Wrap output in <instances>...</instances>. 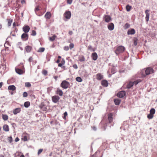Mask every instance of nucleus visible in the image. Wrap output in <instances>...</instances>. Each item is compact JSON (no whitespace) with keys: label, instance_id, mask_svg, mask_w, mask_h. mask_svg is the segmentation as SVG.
I'll list each match as a JSON object with an SVG mask.
<instances>
[{"label":"nucleus","instance_id":"obj_61","mask_svg":"<svg viewBox=\"0 0 157 157\" xmlns=\"http://www.w3.org/2000/svg\"><path fill=\"white\" fill-rule=\"evenodd\" d=\"M52 87H49L48 88V91H51L52 89Z\"/></svg>","mask_w":157,"mask_h":157},{"label":"nucleus","instance_id":"obj_60","mask_svg":"<svg viewBox=\"0 0 157 157\" xmlns=\"http://www.w3.org/2000/svg\"><path fill=\"white\" fill-rule=\"evenodd\" d=\"M73 32L72 31H71L69 32L68 33L70 35H72L73 34Z\"/></svg>","mask_w":157,"mask_h":157},{"label":"nucleus","instance_id":"obj_46","mask_svg":"<svg viewBox=\"0 0 157 157\" xmlns=\"http://www.w3.org/2000/svg\"><path fill=\"white\" fill-rule=\"evenodd\" d=\"M63 49L64 50L67 51L69 49V47L68 46H65L64 47Z\"/></svg>","mask_w":157,"mask_h":157},{"label":"nucleus","instance_id":"obj_15","mask_svg":"<svg viewBox=\"0 0 157 157\" xmlns=\"http://www.w3.org/2000/svg\"><path fill=\"white\" fill-rule=\"evenodd\" d=\"M15 71L16 73L19 75H21L24 73V71L18 68H15Z\"/></svg>","mask_w":157,"mask_h":157},{"label":"nucleus","instance_id":"obj_17","mask_svg":"<svg viewBox=\"0 0 157 157\" xmlns=\"http://www.w3.org/2000/svg\"><path fill=\"white\" fill-rule=\"evenodd\" d=\"M21 109L20 108H16L13 110V113L14 114L16 115L17 113H20L21 112Z\"/></svg>","mask_w":157,"mask_h":157},{"label":"nucleus","instance_id":"obj_58","mask_svg":"<svg viewBox=\"0 0 157 157\" xmlns=\"http://www.w3.org/2000/svg\"><path fill=\"white\" fill-rule=\"evenodd\" d=\"M64 65L63 63H59L58 64V66L59 67H61L62 66Z\"/></svg>","mask_w":157,"mask_h":157},{"label":"nucleus","instance_id":"obj_50","mask_svg":"<svg viewBox=\"0 0 157 157\" xmlns=\"http://www.w3.org/2000/svg\"><path fill=\"white\" fill-rule=\"evenodd\" d=\"M67 4H71L73 0H67Z\"/></svg>","mask_w":157,"mask_h":157},{"label":"nucleus","instance_id":"obj_33","mask_svg":"<svg viewBox=\"0 0 157 157\" xmlns=\"http://www.w3.org/2000/svg\"><path fill=\"white\" fill-rule=\"evenodd\" d=\"M79 60L81 62L84 61L85 60V58L84 57L82 56H80L79 58Z\"/></svg>","mask_w":157,"mask_h":157},{"label":"nucleus","instance_id":"obj_13","mask_svg":"<svg viewBox=\"0 0 157 157\" xmlns=\"http://www.w3.org/2000/svg\"><path fill=\"white\" fill-rule=\"evenodd\" d=\"M135 33V31L133 29H132L128 31L127 34L128 35H133Z\"/></svg>","mask_w":157,"mask_h":157},{"label":"nucleus","instance_id":"obj_59","mask_svg":"<svg viewBox=\"0 0 157 157\" xmlns=\"http://www.w3.org/2000/svg\"><path fill=\"white\" fill-rule=\"evenodd\" d=\"M61 63H63V64H64L65 63V60L64 59H62L61 61Z\"/></svg>","mask_w":157,"mask_h":157},{"label":"nucleus","instance_id":"obj_3","mask_svg":"<svg viewBox=\"0 0 157 157\" xmlns=\"http://www.w3.org/2000/svg\"><path fill=\"white\" fill-rule=\"evenodd\" d=\"M64 17L67 20L69 19L71 16V13L70 11H66L64 14Z\"/></svg>","mask_w":157,"mask_h":157},{"label":"nucleus","instance_id":"obj_12","mask_svg":"<svg viewBox=\"0 0 157 157\" xmlns=\"http://www.w3.org/2000/svg\"><path fill=\"white\" fill-rule=\"evenodd\" d=\"M30 27L29 26L26 25L23 28V30L25 33H28L30 30Z\"/></svg>","mask_w":157,"mask_h":157},{"label":"nucleus","instance_id":"obj_22","mask_svg":"<svg viewBox=\"0 0 157 157\" xmlns=\"http://www.w3.org/2000/svg\"><path fill=\"white\" fill-rule=\"evenodd\" d=\"M15 86L13 85H10L8 87V89L9 90H11L12 91L15 90H16Z\"/></svg>","mask_w":157,"mask_h":157},{"label":"nucleus","instance_id":"obj_20","mask_svg":"<svg viewBox=\"0 0 157 157\" xmlns=\"http://www.w3.org/2000/svg\"><path fill=\"white\" fill-rule=\"evenodd\" d=\"M40 109L43 111H47V108L45 105L43 103H41L40 106Z\"/></svg>","mask_w":157,"mask_h":157},{"label":"nucleus","instance_id":"obj_40","mask_svg":"<svg viewBox=\"0 0 157 157\" xmlns=\"http://www.w3.org/2000/svg\"><path fill=\"white\" fill-rule=\"evenodd\" d=\"M130 27V25L128 23H126L124 25V28L127 29Z\"/></svg>","mask_w":157,"mask_h":157},{"label":"nucleus","instance_id":"obj_52","mask_svg":"<svg viewBox=\"0 0 157 157\" xmlns=\"http://www.w3.org/2000/svg\"><path fill=\"white\" fill-rule=\"evenodd\" d=\"M42 151H43L42 149H40L39 150L38 152V153H37L38 155H39L40 154V153L42 152Z\"/></svg>","mask_w":157,"mask_h":157},{"label":"nucleus","instance_id":"obj_38","mask_svg":"<svg viewBox=\"0 0 157 157\" xmlns=\"http://www.w3.org/2000/svg\"><path fill=\"white\" fill-rule=\"evenodd\" d=\"M141 82V80L140 79H139L136 81H134L133 82H132L133 83V85L135 84V85H136L139 83Z\"/></svg>","mask_w":157,"mask_h":157},{"label":"nucleus","instance_id":"obj_24","mask_svg":"<svg viewBox=\"0 0 157 157\" xmlns=\"http://www.w3.org/2000/svg\"><path fill=\"white\" fill-rule=\"evenodd\" d=\"M3 130L6 132H8L9 130L8 125H5L3 126Z\"/></svg>","mask_w":157,"mask_h":157},{"label":"nucleus","instance_id":"obj_11","mask_svg":"<svg viewBox=\"0 0 157 157\" xmlns=\"http://www.w3.org/2000/svg\"><path fill=\"white\" fill-rule=\"evenodd\" d=\"M108 118L109 122L111 123L113 121V114L112 113H110L108 115Z\"/></svg>","mask_w":157,"mask_h":157},{"label":"nucleus","instance_id":"obj_53","mask_svg":"<svg viewBox=\"0 0 157 157\" xmlns=\"http://www.w3.org/2000/svg\"><path fill=\"white\" fill-rule=\"evenodd\" d=\"M33 58L32 57H30L29 59V61L30 62L33 61Z\"/></svg>","mask_w":157,"mask_h":157},{"label":"nucleus","instance_id":"obj_28","mask_svg":"<svg viewBox=\"0 0 157 157\" xmlns=\"http://www.w3.org/2000/svg\"><path fill=\"white\" fill-rule=\"evenodd\" d=\"M30 104L29 101H26L24 103V105L25 107L28 108L30 105Z\"/></svg>","mask_w":157,"mask_h":157},{"label":"nucleus","instance_id":"obj_23","mask_svg":"<svg viewBox=\"0 0 157 157\" xmlns=\"http://www.w3.org/2000/svg\"><path fill=\"white\" fill-rule=\"evenodd\" d=\"M88 50L92 52H94L96 50V48H93L91 45H90L88 46Z\"/></svg>","mask_w":157,"mask_h":157},{"label":"nucleus","instance_id":"obj_10","mask_svg":"<svg viewBox=\"0 0 157 157\" xmlns=\"http://www.w3.org/2000/svg\"><path fill=\"white\" fill-rule=\"evenodd\" d=\"M25 49L26 52L29 53L32 50V47L29 45H27L25 47Z\"/></svg>","mask_w":157,"mask_h":157},{"label":"nucleus","instance_id":"obj_55","mask_svg":"<svg viewBox=\"0 0 157 157\" xmlns=\"http://www.w3.org/2000/svg\"><path fill=\"white\" fill-rule=\"evenodd\" d=\"M111 72L113 74H114L115 72L114 68H112L111 69Z\"/></svg>","mask_w":157,"mask_h":157},{"label":"nucleus","instance_id":"obj_4","mask_svg":"<svg viewBox=\"0 0 157 157\" xmlns=\"http://www.w3.org/2000/svg\"><path fill=\"white\" fill-rule=\"evenodd\" d=\"M60 98L57 95H55L52 97V101L54 103H56L59 102Z\"/></svg>","mask_w":157,"mask_h":157},{"label":"nucleus","instance_id":"obj_25","mask_svg":"<svg viewBox=\"0 0 157 157\" xmlns=\"http://www.w3.org/2000/svg\"><path fill=\"white\" fill-rule=\"evenodd\" d=\"M56 94H59L60 96H62L63 94L62 91L60 89H58L56 91Z\"/></svg>","mask_w":157,"mask_h":157},{"label":"nucleus","instance_id":"obj_36","mask_svg":"<svg viewBox=\"0 0 157 157\" xmlns=\"http://www.w3.org/2000/svg\"><path fill=\"white\" fill-rule=\"evenodd\" d=\"M76 80L79 82H82V79L80 77H78L76 78Z\"/></svg>","mask_w":157,"mask_h":157},{"label":"nucleus","instance_id":"obj_54","mask_svg":"<svg viewBox=\"0 0 157 157\" xmlns=\"http://www.w3.org/2000/svg\"><path fill=\"white\" fill-rule=\"evenodd\" d=\"M73 67L75 69H77L78 68V66L76 64H75L73 65Z\"/></svg>","mask_w":157,"mask_h":157},{"label":"nucleus","instance_id":"obj_27","mask_svg":"<svg viewBox=\"0 0 157 157\" xmlns=\"http://www.w3.org/2000/svg\"><path fill=\"white\" fill-rule=\"evenodd\" d=\"M114 101L115 104L116 105H119L121 102V100L120 99H114Z\"/></svg>","mask_w":157,"mask_h":157},{"label":"nucleus","instance_id":"obj_19","mask_svg":"<svg viewBox=\"0 0 157 157\" xmlns=\"http://www.w3.org/2000/svg\"><path fill=\"white\" fill-rule=\"evenodd\" d=\"M103 78V75L99 73L96 75V78L98 80H101Z\"/></svg>","mask_w":157,"mask_h":157},{"label":"nucleus","instance_id":"obj_31","mask_svg":"<svg viewBox=\"0 0 157 157\" xmlns=\"http://www.w3.org/2000/svg\"><path fill=\"white\" fill-rule=\"evenodd\" d=\"M44 50L45 48H40L37 52H42L44 51Z\"/></svg>","mask_w":157,"mask_h":157},{"label":"nucleus","instance_id":"obj_42","mask_svg":"<svg viewBox=\"0 0 157 157\" xmlns=\"http://www.w3.org/2000/svg\"><path fill=\"white\" fill-rule=\"evenodd\" d=\"M74 44L72 43H70L69 45V48L70 49H71L72 48H73L74 47Z\"/></svg>","mask_w":157,"mask_h":157},{"label":"nucleus","instance_id":"obj_62","mask_svg":"<svg viewBox=\"0 0 157 157\" xmlns=\"http://www.w3.org/2000/svg\"><path fill=\"white\" fill-rule=\"evenodd\" d=\"M3 83L2 82H0V88H1L2 85H3Z\"/></svg>","mask_w":157,"mask_h":157},{"label":"nucleus","instance_id":"obj_56","mask_svg":"<svg viewBox=\"0 0 157 157\" xmlns=\"http://www.w3.org/2000/svg\"><path fill=\"white\" fill-rule=\"evenodd\" d=\"M91 127L93 130L95 131L97 130V128L95 126H92Z\"/></svg>","mask_w":157,"mask_h":157},{"label":"nucleus","instance_id":"obj_2","mask_svg":"<svg viewBox=\"0 0 157 157\" xmlns=\"http://www.w3.org/2000/svg\"><path fill=\"white\" fill-rule=\"evenodd\" d=\"M70 83L65 81H63L61 84V86L64 89H66L67 88L70 86Z\"/></svg>","mask_w":157,"mask_h":157},{"label":"nucleus","instance_id":"obj_26","mask_svg":"<svg viewBox=\"0 0 157 157\" xmlns=\"http://www.w3.org/2000/svg\"><path fill=\"white\" fill-rule=\"evenodd\" d=\"M133 85V83L132 82H130L128 83V84L127 88L129 89L131 88Z\"/></svg>","mask_w":157,"mask_h":157},{"label":"nucleus","instance_id":"obj_7","mask_svg":"<svg viewBox=\"0 0 157 157\" xmlns=\"http://www.w3.org/2000/svg\"><path fill=\"white\" fill-rule=\"evenodd\" d=\"M21 37L23 40L25 41L28 40V36L26 33H23L21 36Z\"/></svg>","mask_w":157,"mask_h":157},{"label":"nucleus","instance_id":"obj_8","mask_svg":"<svg viewBox=\"0 0 157 157\" xmlns=\"http://www.w3.org/2000/svg\"><path fill=\"white\" fill-rule=\"evenodd\" d=\"M104 17L105 21L106 22H109L112 20L111 17L109 15H105Z\"/></svg>","mask_w":157,"mask_h":157},{"label":"nucleus","instance_id":"obj_37","mask_svg":"<svg viewBox=\"0 0 157 157\" xmlns=\"http://www.w3.org/2000/svg\"><path fill=\"white\" fill-rule=\"evenodd\" d=\"M7 140L10 143H11L13 141L12 138L11 136H10V137H8V138Z\"/></svg>","mask_w":157,"mask_h":157},{"label":"nucleus","instance_id":"obj_45","mask_svg":"<svg viewBox=\"0 0 157 157\" xmlns=\"http://www.w3.org/2000/svg\"><path fill=\"white\" fill-rule=\"evenodd\" d=\"M137 40L136 38L134 39V44L135 46H136L137 44Z\"/></svg>","mask_w":157,"mask_h":157},{"label":"nucleus","instance_id":"obj_64","mask_svg":"<svg viewBox=\"0 0 157 157\" xmlns=\"http://www.w3.org/2000/svg\"><path fill=\"white\" fill-rule=\"evenodd\" d=\"M54 79L56 80H57V78H58V76H54Z\"/></svg>","mask_w":157,"mask_h":157},{"label":"nucleus","instance_id":"obj_1","mask_svg":"<svg viewBox=\"0 0 157 157\" xmlns=\"http://www.w3.org/2000/svg\"><path fill=\"white\" fill-rule=\"evenodd\" d=\"M125 48L122 46H120L118 47L115 51V53L117 55L123 52L125 50Z\"/></svg>","mask_w":157,"mask_h":157},{"label":"nucleus","instance_id":"obj_63","mask_svg":"<svg viewBox=\"0 0 157 157\" xmlns=\"http://www.w3.org/2000/svg\"><path fill=\"white\" fill-rule=\"evenodd\" d=\"M21 2L22 4H24L25 3V0H21Z\"/></svg>","mask_w":157,"mask_h":157},{"label":"nucleus","instance_id":"obj_51","mask_svg":"<svg viewBox=\"0 0 157 157\" xmlns=\"http://www.w3.org/2000/svg\"><path fill=\"white\" fill-rule=\"evenodd\" d=\"M47 73H48L47 71L46 70H44L42 72L43 74L45 75H47Z\"/></svg>","mask_w":157,"mask_h":157},{"label":"nucleus","instance_id":"obj_57","mask_svg":"<svg viewBox=\"0 0 157 157\" xmlns=\"http://www.w3.org/2000/svg\"><path fill=\"white\" fill-rule=\"evenodd\" d=\"M19 140V139L18 137H16L15 138V142H17Z\"/></svg>","mask_w":157,"mask_h":157},{"label":"nucleus","instance_id":"obj_49","mask_svg":"<svg viewBox=\"0 0 157 157\" xmlns=\"http://www.w3.org/2000/svg\"><path fill=\"white\" fill-rule=\"evenodd\" d=\"M31 35H32L33 36H35L36 35V31L34 30H33L32 31Z\"/></svg>","mask_w":157,"mask_h":157},{"label":"nucleus","instance_id":"obj_39","mask_svg":"<svg viewBox=\"0 0 157 157\" xmlns=\"http://www.w3.org/2000/svg\"><path fill=\"white\" fill-rule=\"evenodd\" d=\"M153 117V115L150 113L148 114L147 116V117L149 119H152Z\"/></svg>","mask_w":157,"mask_h":157},{"label":"nucleus","instance_id":"obj_32","mask_svg":"<svg viewBox=\"0 0 157 157\" xmlns=\"http://www.w3.org/2000/svg\"><path fill=\"white\" fill-rule=\"evenodd\" d=\"M155 110L154 108H151L150 111V113L154 115L155 113Z\"/></svg>","mask_w":157,"mask_h":157},{"label":"nucleus","instance_id":"obj_48","mask_svg":"<svg viewBox=\"0 0 157 157\" xmlns=\"http://www.w3.org/2000/svg\"><path fill=\"white\" fill-rule=\"evenodd\" d=\"M40 10V9H39V6H36L35 9V11L36 13L37 12L39 11Z\"/></svg>","mask_w":157,"mask_h":157},{"label":"nucleus","instance_id":"obj_5","mask_svg":"<svg viewBox=\"0 0 157 157\" xmlns=\"http://www.w3.org/2000/svg\"><path fill=\"white\" fill-rule=\"evenodd\" d=\"M146 75H148L151 74H152L153 72V70L150 67H149L145 70Z\"/></svg>","mask_w":157,"mask_h":157},{"label":"nucleus","instance_id":"obj_6","mask_svg":"<svg viewBox=\"0 0 157 157\" xmlns=\"http://www.w3.org/2000/svg\"><path fill=\"white\" fill-rule=\"evenodd\" d=\"M126 94V93L125 91H122L119 92L117 94V96L120 98H122L124 97Z\"/></svg>","mask_w":157,"mask_h":157},{"label":"nucleus","instance_id":"obj_41","mask_svg":"<svg viewBox=\"0 0 157 157\" xmlns=\"http://www.w3.org/2000/svg\"><path fill=\"white\" fill-rule=\"evenodd\" d=\"M25 86L26 87H29L31 86V85L29 82H27L25 83Z\"/></svg>","mask_w":157,"mask_h":157},{"label":"nucleus","instance_id":"obj_18","mask_svg":"<svg viewBox=\"0 0 157 157\" xmlns=\"http://www.w3.org/2000/svg\"><path fill=\"white\" fill-rule=\"evenodd\" d=\"M51 14L49 12H47L44 15L45 17L47 19H49L51 17Z\"/></svg>","mask_w":157,"mask_h":157},{"label":"nucleus","instance_id":"obj_47","mask_svg":"<svg viewBox=\"0 0 157 157\" xmlns=\"http://www.w3.org/2000/svg\"><path fill=\"white\" fill-rule=\"evenodd\" d=\"M22 139L25 141H26L27 140V137L26 136H23V138H22Z\"/></svg>","mask_w":157,"mask_h":157},{"label":"nucleus","instance_id":"obj_21","mask_svg":"<svg viewBox=\"0 0 157 157\" xmlns=\"http://www.w3.org/2000/svg\"><path fill=\"white\" fill-rule=\"evenodd\" d=\"M101 84L103 86L107 87L108 86V83L106 80H103L101 81Z\"/></svg>","mask_w":157,"mask_h":157},{"label":"nucleus","instance_id":"obj_9","mask_svg":"<svg viewBox=\"0 0 157 157\" xmlns=\"http://www.w3.org/2000/svg\"><path fill=\"white\" fill-rule=\"evenodd\" d=\"M149 10H147L145 11V13L146 14L145 19L147 22L149 21V17L150 16V14L149 13Z\"/></svg>","mask_w":157,"mask_h":157},{"label":"nucleus","instance_id":"obj_43","mask_svg":"<svg viewBox=\"0 0 157 157\" xmlns=\"http://www.w3.org/2000/svg\"><path fill=\"white\" fill-rule=\"evenodd\" d=\"M64 116L63 117V118L64 119H66V117L67 115V112H64V113L63 114Z\"/></svg>","mask_w":157,"mask_h":157},{"label":"nucleus","instance_id":"obj_35","mask_svg":"<svg viewBox=\"0 0 157 157\" xmlns=\"http://www.w3.org/2000/svg\"><path fill=\"white\" fill-rule=\"evenodd\" d=\"M13 21V20L11 19H9L8 20V24L9 26H10L11 25Z\"/></svg>","mask_w":157,"mask_h":157},{"label":"nucleus","instance_id":"obj_44","mask_svg":"<svg viewBox=\"0 0 157 157\" xmlns=\"http://www.w3.org/2000/svg\"><path fill=\"white\" fill-rule=\"evenodd\" d=\"M23 96L24 97H26L28 96V94L26 92H24L23 94Z\"/></svg>","mask_w":157,"mask_h":157},{"label":"nucleus","instance_id":"obj_30","mask_svg":"<svg viewBox=\"0 0 157 157\" xmlns=\"http://www.w3.org/2000/svg\"><path fill=\"white\" fill-rule=\"evenodd\" d=\"M126 8L127 11L129 12L131 10V9L132 8V6L128 5L126 6Z\"/></svg>","mask_w":157,"mask_h":157},{"label":"nucleus","instance_id":"obj_29","mask_svg":"<svg viewBox=\"0 0 157 157\" xmlns=\"http://www.w3.org/2000/svg\"><path fill=\"white\" fill-rule=\"evenodd\" d=\"M56 37V36L54 35L52 37H49V40L50 41H52L55 40Z\"/></svg>","mask_w":157,"mask_h":157},{"label":"nucleus","instance_id":"obj_16","mask_svg":"<svg viewBox=\"0 0 157 157\" xmlns=\"http://www.w3.org/2000/svg\"><path fill=\"white\" fill-rule=\"evenodd\" d=\"M91 57L93 60H96L98 58V55L97 53L96 52L92 53L91 55Z\"/></svg>","mask_w":157,"mask_h":157},{"label":"nucleus","instance_id":"obj_14","mask_svg":"<svg viewBox=\"0 0 157 157\" xmlns=\"http://www.w3.org/2000/svg\"><path fill=\"white\" fill-rule=\"evenodd\" d=\"M108 29L110 31L113 30L114 28V25L113 23H111L108 25Z\"/></svg>","mask_w":157,"mask_h":157},{"label":"nucleus","instance_id":"obj_34","mask_svg":"<svg viewBox=\"0 0 157 157\" xmlns=\"http://www.w3.org/2000/svg\"><path fill=\"white\" fill-rule=\"evenodd\" d=\"M3 119L5 121H6L8 119V116L6 115H2V116Z\"/></svg>","mask_w":157,"mask_h":157}]
</instances>
